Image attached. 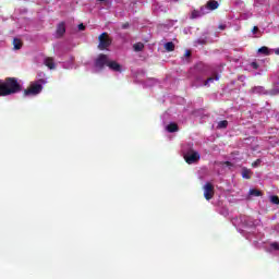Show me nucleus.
<instances>
[{
    "label": "nucleus",
    "instance_id": "nucleus-1",
    "mask_svg": "<svg viewBox=\"0 0 279 279\" xmlns=\"http://www.w3.org/2000/svg\"><path fill=\"white\" fill-rule=\"evenodd\" d=\"M22 86L16 77H7L5 80H0V97H8L10 95H16L21 93Z\"/></svg>",
    "mask_w": 279,
    "mask_h": 279
},
{
    "label": "nucleus",
    "instance_id": "nucleus-2",
    "mask_svg": "<svg viewBox=\"0 0 279 279\" xmlns=\"http://www.w3.org/2000/svg\"><path fill=\"white\" fill-rule=\"evenodd\" d=\"M47 84V80L39 78L29 84V86L24 89V97H36L43 93V85Z\"/></svg>",
    "mask_w": 279,
    "mask_h": 279
},
{
    "label": "nucleus",
    "instance_id": "nucleus-3",
    "mask_svg": "<svg viewBox=\"0 0 279 279\" xmlns=\"http://www.w3.org/2000/svg\"><path fill=\"white\" fill-rule=\"evenodd\" d=\"M98 40H99L98 49H100V51L108 49V47L112 45V39H110V36L108 35V33L100 34L98 37Z\"/></svg>",
    "mask_w": 279,
    "mask_h": 279
},
{
    "label": "nucleus",
    "instance_id": "nucleus-4",
    "mask_svg": "<svg viewBox=\"0 0 279 279\" xmlns=\"http://www.w3.org/2000/svg\"><path fill=\"white\" fill-rule=\"evenodd\" d=\"M199 158V153L193 149L184 154V160L187 165H195V162H198Z\"/></svg>",
    "mask_w": 279,
    "mask_h": 279
},
{
    "label": "nucleus",
    "instance_id": "nucleus-5",
    "mask_svg": "<svg viewBox=\"0 0 279 279\" xmlns=\"http://www.w3.org/2000/svg\"><path fill=\"white\" fill-rule=\"evenodd\" d=\"M251 95H279V89H272L270 93L264 86H255L250 89Z\"/></svg>",
    "mask_w": 279,
    "mask_h": 279
},
{
    "label": "nucleus",
    "instance_id": "nucleus-6",
    "mask_svg": "<svg viewBox=\"0 0 279 279\" xmlns=\"http://www.w3.org/2000/svg\"><path fill=\"white\" fill-rule=\"evenodd\" d=\"M109 58L108 54L105 53H100L96 60H95V66L96 69H99L100 71H104V66H108V62H109Z\"/></svg>",
    "mask_w": 279,
    "mask_h": 279
},
{
    "label": "nucleus",
    "instance_id": "nucleus-7",
    "mask_svg": "<svg viewBox=\"0 0 279 279\" xmlns=\"http://www.w3.org/2000/svg\"><path fill=\"white\" fill-rule=\"evenodd\" d=\"M204 197L207 201L213 199V197H215V186L213 185V183L207 182L204 185Z\"/></svg>",
    "mask_w": 279,
    "mask_h": 279
},
{
    "label": "nucleus",
    "instance_id": "nucleus-8",
    "mask_svg": "<svg viewBox=\"0 0 279 279\" xmlns=\"http://www.w3.org/2000/svg\"><path fill=\"white\" fill-rule=\"evenodd\" d=\"M57 38H62V36H64V34H66V25L64 24V22H60L57 26Z\"/></svg>",
    "mask_w": 279,
    "mask_h": 279
},
{
    "label": "nucleus",
    "instance_id": "nucleus-9",
    "mask_svg": "<svg viewBox=\"0 0 279 279\" xmlns=\"http://www.w3.org/2000/svg\"><path fill=\"white\" fill-rule=\"evenodd\" d=\"M107 66L110 69V71H114L116 73H121V64H119L117 61H108Z\"/></svg>",
    "mask_w": 279,
    "mask_h": 279
},
{
    "label": "nucleus",
    "instance_id": "nucleus-10",
    "mask_svg": "<svg viewBox=\"0 0 279 279\" xmlns=\"http://www.w3.org/2000/svg\"><path fill=\"white\" fill-rule=\"evenodd\" d=\"M167 132H169L170 134H173V132H178L180 130V128L178 126V123L175 122H171L170 124H168L166 126Z\"/></svg>",
    "mask_w": 279,
    "mask_h": 279
},
{
    "label": "nucleus",
    "instance_id": "nucleus-11",
    "mask_svg": "<svg viewBox=\"0 0 279 279\" xmlns=\"http://www.w3.org/2000/svg\"><path fill=\"white\" fill-rule=\"evenodd\" d=\"M44 64L48 66V69L53 70L56 69V62L53 61V58L48 57L45 59Z\"/></svg>",
    "mask_w": 279,
    "mask_h": 279
},
{
    "label": "nucleus",
    "instance_id": "nucleus-12",
    "mask_svg": "<svg viewBox=\"0 0 279 279\" xmlns=\"http://www.w3.org/2000/svg\"><path fill=\"white\" fill-rule=\"evenodd\" d=\"M207 10H217V8H219V2L217 0H209L207 2Z\"/></svg>",
    "mask_w": 279,
    "mask_h": 279
},
{
    "label": "nucleus",
    "instance_id": "nucleus-13",
    "mask_svg": "<svg viewBox=\"0 0 279 279\" xmlns=\"http://www.w3.org/2000/svg\"><path fill=\"white\" fill-rule=\"evenodd\" d=\"M242 178L244 180H252V170H250L247 168H243L242 169Z\"/></svg>",
    "mask_w": 279,
    "mask_h": 279
},
{
    "label": "nucleus",
    "instance_id": "nucleus-14",
    "mask_svg": "<svg viewBox=\"0 0 279 279\" xmlns=\"http://www.w3.org/2000/svg\"><path fill=\"white\" fill-rule=\"evenodd\" d=\"M13 46H14V49L16 51H19V49H21V47H23V41L19 38H14L13 39Z\"/></svg>",
    "mask_w": 279,
    "mask_h": 279
},
{
    "label": "nucleus",
    "instance_id": "nucleus-15",
    "mask_svg": "<svg viewBox=\"0 0 279 279\" xmlns=\"http://www.w3.org/2000/svg\"><path fill=\"white\" fill-rule=\"evenodd\" d=\"M166 51H175V44L173 41H168L165 44Z\"/></svg>",
    "mask_w": 279,
    "mask_h": 279
},
{
    "label": "nucleus",
    "instance_id": "nucleus-16",
    "mask_svg": "<svg viewBox=\"0 0 279 279\" xmlns=\"http://www.w3.org/2000/svg\"><path fill=\"white\" fill-rule=\"evenodd\" d=\"M219 80V75H215V76H211V77H208L205 83H204V86H208L209 84H213V82H218Z\"/></svg>",
    "mask_w": 279,
    "mask_h": 279
},
{
    "label": "nucleus",
    "instance_id": "nucleus-17",
    "mask_svg": "<svg viewBox=\"0 0 279 279\" xmlns=\"http://www.w3.org/2000/svg\"><path fill=\"white\" fill-rule=\"evenodd\" d=\"M258 53H262V56H270L271 51L267 48V46H263L258 49Z\"/></svg>",
    "mask_w": 279,
    "mask_h": 279
},
{
    "label": "nucleus",
    "instance_id": "nucleus-18",
    "mask_svg": "<svg viewBox=\"0 0 279 279\" xmlns=\"http://www.w3.org/2000/svg\"><path fill=\"white\" fill-rule=\"evenodd\" d=\"M248 195H252L253 197H260L263 192H260V190L252 189L250 190Z\"/></svg>",
    "mask_w": 279,
    "mask_h": 279
},
{
    "label": "nucleus",
    "instance_id": "nucleus-19",
    "mask_svg": "<svg viewBox=\"0 0 279 279\" xmlns=\"http://www.w3.org/2000/svg\"><path fill=\"white\" fill-rule=\"evenodd\" d=\"M202 17V13L199 12V10H193L192 13H191V16L190 19H199Z\"/></svg>",
    "mask_w": 279,
    "mask_h": 279
},
{
    "label": "nucleus",
    "instance_id": "nucleus-20",
    "mask_svg": "<svg viewBox=\"0 0 279 279\" xmlns=\"http://www.w3.org/2000/svg\"><path fill=\"white\" fill-rule=\"evenodd\" d=\"M134 51H143L145 49V45L143 43H137L133 46Z\"/></svg>",
    "mask_w": 279,
    "mask_h": 279
},
{
    "label": "nucleus",
    "instance_id": "nucleus-21",
    "mask_svg": "<svg viewBox=\"0 0 279 279\" xmlns=\"http://www.w3.org/2000/svg\"><path fill=\"white\" fill-rule=\"evenodd\" d=\"M226 128H228V120H222L218 123L219 130H226Z\"/></svg>",
    "mask_w": 279,
    "mask_h": 279
},
{
    "label": "nucleus",
    "instance_id": "nucleus-22",
    "mask_svg": "<svg viewBox=\"0 0 279 279\" xmlns=\"http://www.w3.org/2000/svg\"><path fill=\"white\" fill-rule=\"evenodd\" d=\"M270 202L271 204H276L277 206H279V197L277 195L270 196Z\"/></svg>",
    "mask_w": 279,
    "mask_h": 279
},
{
    "label": "nucleus",
    "instance_id": "nucleus-23",
    "mask_svg": "<svg viewBox=\"0 0 279 279\" xmlns=\"http://www.w3.org/2000/svg\"><path fill=\"white\" fill-rule=\"evenodd\" d=\"M198 12H201V16H205V14H208V8L207 7H201Z\"/></svg>",
    "mask_w": 279,
    "mask_h": 279
},
{
    "label": "nucleus",
    "instance_id": "nucleus-24",
    "mask_svg": "<svg viewBox=\"0 0 279 279\" xmlns=\"http://www.w3.org/2000/svg\"><path fill=\"white\" fill-rule=\"evenodd\" d=\"M260 162H263V160L257 159L252 163V167L256 168V167H260Z\"/></svg>",
    "mask_w": 279,
    "mask_h": 279
},
{
    "label": "nucleus",
    "instance_id": "nucleus-25",
    "mask_svg": "<svg viewBox=\"0 0 279 279\" xmlns=\"http://www.w3.org/2000/svg\"><path fill=\"white\" fill-rule=\"evenodd\" d=\"M251 66H252V69H254L256 71V70H258L259 65H258V62H252Z\"/></svg>",
    "mask_w": 279,
    "mask_h": 279
},
{
    "label": "nucleus",
    "instance_id": "nucleus-26",
    "mask_svg": "<svg viewBox=\"0 0 279 279\" xmlns=\"http://www.w3.org/2000/svg\"><path fill=\"white\" fill-rule=\"evenodd\" d=\"M84 29H86V26L81 23V24L78 25V31H80V32H84Z\"/></svg>",
    "mask_w": 279,
    "mask_h": 279
},
{
    "label": "nucleus",
    "instance_id": "nucleus-27",
    "mask_svg": "<svg viewBox=\"0 0 279 279\" xmlns=\"http://www.w3.org/2000/svg\"><path fill=\"white\" fill-rule=\"evenodd\" d=\"M271 247H274V250H279V244H278V242H274V243L271 244Z\"/></svg>",
    "mask_w": 279,
    "mask_h": 279
},
{
    "label": "nucleus",
    "instance_id": "nucleus-28",
    "mask_svg": "<svg viewBox=\"0 0 279 279\" xmlns=\"http://www.w3.org/2000/svg\"><path fill=\"white\" fill-rule=\"evenodd\" d=\"M130 27V23L125 22L122 24V29H128Z\"/></svg>",
    "mask_w": 279,
    "mask_h": 279
},
{
    "label": "nucleus",
    "instance_id": "nucleus-29",
    "mask_svg": "<svg viewBox=\"0 0 279 279\" xmlns=\"http://www.w3.org/2000/svg\"><path fill=\"white\" fill-rule=\"evenodd\" d=\"M252 32H253V34H258V26H254Z\"/></svg>",
    "mask_w": 279,
    "mask_h": 279
},
{
    "label": "nucleus",
    "instance_id": "nucleus-30",
    "mask_svg": "<svg viewBox=\"0 0 279 279\" xmlns=\"http://www.w3.org/2000/svg\"><path fill=\"white\" fill-rule=\"evenodd\" d=\"M184 57L185 58H191V50H186Z\"/></svg>",
    "mask_w": 279,
    "mask_h": 279
},
{
    "label": "nucleus",
    "instance_id": "nucleus-31",
    "mask_svg": "<svg viewBox=\"0 0 279 279\" xmlns=\"http://www.w3.org/2000/svg\"><path fill=\"white\" fill-rule=\"evenodd\" d=\"M218 28L221 29V31L226 29V24H220V25L218 26Z\"/></svg>",
    "mask_w": 279,
    "mask_h": 279
},
{
    "label": "nucleus",
    "instance_id": "nucleus-32",
    "mask_svg": "<svg viewBox=\"0 0 279 279\" xmlns=\"http://www.w3.org/2000/svg\"><path fill=\"white\" fill-rule=\"evenodd\" d=\"M225 165H227V167H232V162L230 161H226Z\"/></svg>",
    "mask_w": 279,
    "mask_h": 279
},
{
    "label": "nucleus",
    "instance_id": "nucleus-33",
    "mask_svg": "<svg viewBox=\"0 0 279 279\" xmlns=\"http://www.w3.org/2000/svg\"><path fill=\"white\" fill-rule=\"evenodd\" d=\"M276 56H279V48L275 50Z\"/></svg>",
    "mask_w": 279,
    "mask_h": 279
},
{
    "label": "nucleus",
    "instance_id": "nucleus-34",
    "mask_svg": "<svg viewBox=\"0 0 279 279\" xmlns=\"http://www.w3.org/2000/svg\"><path fill=\"white\" fill-rule=\"evenodd\" d=\"M174 1H178V0H174Z\"/></svg>",
    "mask_w": 279,
    "mask_h": 279
}]
</instances>
